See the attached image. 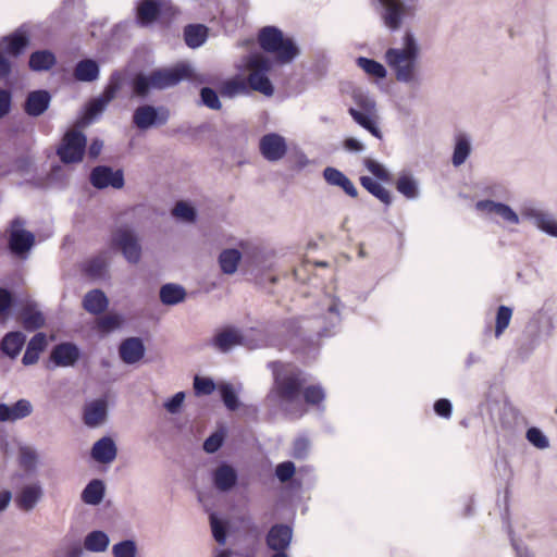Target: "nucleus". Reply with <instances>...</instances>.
<instances>
[{"instance_id":"nucleus-1","label":"nucleus","mask_w":557,"mask_h":557,"mask_svg":"<svg viewBox=\"0 0 557 557\" xmlns=\"http://www.w3.org/2000/svg\"><path fill=\"white\" fill-rule=\"evenodd\" d=\"M273 393L282 404L294 405L304 398L308 406L323 408L325 391L320 384H306L304 372L292 364L273 363Z\"/></svg>"},{"instance_id":"nucleus-2","label":"nucleus","mask_w":557,"mask_h":557,"mask_svg":"<svg viewBox=\"0 0 557 557\" xmlns=\"http://www.w3.org/2000/svg\"><path fill=\"white\" fill-rule=\"evenodd\" d=\"M405 47L389 48L385 52V61L399 82L409 83L414 79L419 48L411 33L405 34Z\"/></svg>"},{"instance_id":"nucleus-3","label":"nucleus","mask_w":557,"mask_h":557,"mask_svg":"<svg viewBox=\"0 0 557 557\" xmlns=\"http://www.w3.org/2000/svg\"><path fill=\"white\" fill-rule=\"evenodd\" d=\"M258 44L264 52L273 54L281 64L292 62L299 53L293 39L285 37L275 26L261 28L258 34Z\"/></svg>"},{"instance_id":"nucleus-4","label":"nucleus","mask_w":557,"mask_h":557,"mask_svg":"<svg viewBox=\"0 0 557 557\" xmlns=\"http://www.w3.org/2000/svg\"><path fill=\"white\" fill-rule=\"evenodd\" d=\"M193 77V70L186 63H178L172 67L157 70L145 76L141 74V98L150 88L164 89L173 87L184 79Z\"/></svg>"},{"instance_id":"nucleus-5","label":"nucleus","mask_w":557,"mask_h":557,"mask_svg":"<svg viewBox=\"0 0 557 557\" xmlns=\"http://www.w3.org/2000/svg\"><path fill=\"white\" fill-rule=\"evenodd\" d=\"M178 10L170 0H141V27L158 25L169 27Z\"/></svg>"},{"instance_id":"nucleus-6","label":"nucleus","mask_w":557,"mask_h":557,"mask_svg":"<svg viewBox=\"0 0 557 557\" xmlns=\"http://www.w3.org/2000/svg\"><path fill=\"white\" fill-rule=\"evenodd\" d=\"M249 74L247 76L248 89L258 91L267 97L274 94V87L268 77L272 62L262 54H253L247 61Z\"/></svg>"},{"instance_id":"nucleus-7","label":"nucleus","mask_w":557,"mask_h":557,"mask_svg":"<svg viewBox=\"0 0 557 557\" xmlns=\"http://www.w3.org/2000/svg\"><path fill=\"white\" fill-rule=\"evenodd\" d=\"M112 248L122 252L124 258L131 263L139 261L138 235L135 224L120 222L112 233Z\"/></svg>"},{"instance_id":"nucleus-8","label":"nucleus","mask_w":557,"mask_h":557,"mask_svg":"<svg viewBox=\"0 0 557 557\" xmlns=\"http://www.w3.org/2000/svg\"><path fill=\"white\" fill-rule=\"evenodd\" d=\"M354 102L360 110L349 108L348 113L356 123L370 132L374 137L381 138L382 134L374 121L375 103L361 90L356 89L351 94Z\"/></svg>"},{"instance_id":"nucleus-9","label":"nucleus","mask_w":557,"mask_h":557,"mask_svg":"<svg viewBox=\"0 0 557 557\" xmlns=\"http://www.w3.org/2000/svg\"><path fill=\"white\" fill-rule=\"evenodd\" d=\"M86 148V136L77 129L67 131L57 149L63 163H76L83 160Z\"/></svg>"},{"instance_id":"nucleus-10","label":"nucleus","mask_w":557,"mask_h":557,"mask_svg":"<svg viewBox=\"0 0 557 557\" xmlns=\"http://www.w3.org/2000/svg\"><path fill=\"white\" fill-rule=\"evenodd\" d=\"M125 82V74L117 72L111 75L110 82L106 87L102 96L89 102L85 116L87 123L106 110L108 104L115 98L116 92L123 87Z\"/></svg>"},{"instance_id":"nucleus-11","label":"nucleus","mask_w":557,"mask_h":557,"mask_svg":"<svg viewBox=\"0 0 557 557\" xmlns=\"http://www.w3.org/2000/svg\"><path fill=\"white\" fill-rule=\"evenodd\" d=\"M24 222L21 219H14L11 223V232L9 238V247L11 251L25 258V255L35 245V236L33 233L23 228Z\"/></svg>"},{"instance_id":"nucleus-12","label":"nucleus","mask_w":557,"mask_h":557,"mask_svg":"<svg viewBox=\"0 0 557 557\" xmlns=\"http://www.w3.org/2000/svg\"><path fill=\"white\" fill-rule=\"evenodd\" d=\"M384 11L382 18L384 24L392 30H396L401 25L404 16L411 14L413 7L406 4L401 0H379Z\"/></svg>"},{"instance_id":"nucleus-13","label":"nucleus","mask_w":557,"mask_h":557,"mask_svg":"<svg viewBox=\"0 0 557 557\" xmlns=\"http://www.w3.org/2000/svg\"><path fill=\"white\" fill-rule=\"evenodd\" d=\"M259 150L265 160L275 162L284 158L286 154L287 144L282 135L277 133H269L260 138Z\"/></svg>"},{"instance_id":"nucleus-14","label":"nucleus","mask_w":557,"mask_h":557,"mask_svg":"<svg viewBox=\"0 0 557 557\" xmlns=\"http://www.w3.org/2000/svg\"><path fill=\"white\" fill-rule=\"evenodd\" d=\"M90 183L97 189L113 187L120 189L124 185V177L121 171H113L106 165H99L92 169L90 173Z\"/></svg>"},{"instance_id":"nucleus-15","label":"nucleus","mask_w":557,"mask_h":557,"mask_svg":"<svg viewBox=\"0 0 557 557\" xmlns=\"http://www.w3.org/2000/svg\"><path fill=\"white\" fill-rule=\"evenodd\" d=\"M34 407L28 399H20L13 405L0 404V422H16L29 417Z\"/></svg>"},{"instance_id":"nucleus-16","label":"nucleus","mask_w":557,"mask_h":557,"mask_svg":"<svg viewBox=\"0 0 557 557\" xmlns=\"http://www.w3.org/2000/svg\"><path fill=\"white\" fill-rule=\"evenodd\" d=\"M108 418V404L104 399H96L85 405L83 420L88 428L101 426Z\"/></svg>"},{"instance_id":"nucleus-17","label":"nucleus","mask_w":557,"mask_h":557,"mask_svg":"<svg viewBox=\"0 0 557 557\" xmlns=\"http://www.w3.org/2000/svg\"><path fill=\"white\" fill-rule=\"evenodd\" d=\"M44 495L42 488L38 483L25 485L15 496L16 506L23 511H32Z\"/></svg>"},{"instance_id":"nucleus-18","label":"nucleus","mask_w":557,"mask_h":557,"mask_svg":"<svg viewBox=\"0 0 557 557\" xmlns=\"http://www.w3.org/2000/svg\"><path fill=\"white\" fill-rule=\"evenodd\" d=\"M292 540V529L285 524L273 525L267 535V545L275 553L285 552Z\"/></svg>"},{"instance_id":"nucleus-19","label":"nucleus","mask_w":557,"mask_h":557,"mask_svg":"<svg viewBox=\"0 0 557 557\" xmlns=\"http://www.w3.org/2000/svg\"><path fill=\"white\" fill-rule=\"evenodd\" d=\"M475 207L479 211L499 215L504 221L509 223L517 224L519 222L517 213L505 203L495 202L493 200H480L476 202Z\"/></svg>"},{"instance_id":"nucleus-20","label":"nucleus","mask_w":557,"mask_h":557,"mask_svg":"<svg viewBox=\"0 0 557 557\" xmlns=\"http://www.w3.org/2000/svg\"><path fill=\"white\" fill-rule=\"evenodd\" d=\"M50 358L57 366L70 367L78 360L79 351L75 345L63 343L53 348Z\"/></svg>"},{"instance_id":"nucleus-21","label":"nucleus","mask_w":557,"mask_h":557,"mask_svg":"<svg viewBox=\"0 0 557 557\" xmlns=\"http://www.w3.org/2000/svg\"><path fill=\"white\" fill-rule=\"evenodd\" d=\"M116 445L111 437H102L91 448V457L100 463H110L116 457Z\"/></svg>"},{"instance_id":"nucleus-22","label":"nucleus","mask_w":557,"mask_h":557,"mask_svg":"<svg viewBox=\"0 0 557 557\" xmlns=\"http://www.w3.org/2000/svg\"><path fill=\"white\" fill-rule=\"evenodd\" d=\"M323 177L327 184L341 187L348 196L352 198L358 196L357 188L352 182L339 170L327 166L323 171Z\"/></svg>"},{"instance_id":"nucleus-23","label":"nucleus","mask_w":557,"mask_h":557,"mask_svg":"<svg viewBox=\"0 0 557 557\" xmlns=\"http://www.w3.org/2000/svg\"><path fill=\"white\" fill-rule=\"evenodd\" d=\"M50 100V94L46 90L32 91L25 102V112L30 116H39L48 109Z\"/></svg>"},{"instance_id":"nucleus-24","label":"nucleus","mask_w":557,"mask_h":557,"mask_svg":"<svg viewBox=\"0 0 557 557\" xmlns=\"http://www.w3.org/2000/svg\"><path fill=\"white\" fill-rule=\"evenodd\" d=\"M169 119V110L165 108L156 109L151 106H141V129L151 126H161Z\"/></svg>"},{"instance_id":"nucleus-25","label":"nucleus","mask_w":557,"mask_h":557,"mask_svg":"<svg viewBox=\"0 0 557 557\" xmlns=\"http://www.w3.org/2000/svg\"><path fill=\"white\" fill-rule=\"evenodd\" d=\"M108 306L109 299L101 289L89 290L83 299L84 309L92 314L102 313Z\"/></svg>"},{"instance_id":"nucleus-26","label":"nucleus","mask_w":557,"mask_h":557,"mask_svg":"<svg viewBox=\"0 0 557 557\" xmlns=\"http://www.w3.org/2000/svg\"><path fill=\"white\" fill-rule=\"evenodd\" d=\"M214 485L220 491H230L237 481L235 470L228 465H222L214 471Z\"/></svg>"},{"instance_id":"nucleus-27","label":"nucleus","mask_w":557,"mask_h":557,"mask_svg":"<svg viewBox=\"0 0 557 557\" xmlns=\"http://www.w3.org/2000/svg\"><path fill=\"white\" fill-rule=\"evenodd\" d=\"M243 337L234 329H225L219 332L213 338V345L221 351H228L232 347L240 345Z\"/></svg>"},{"instance_id":"nucleus-28","label":"nucleus","mask_w":557,"mask_h":557,"mask_svg":"<svg viewBox=\"0 0 557 557\" xmlns=\"http://www.w3.org/2000/svg\"><path fill=\"white\" fill-rule=\"evenodd\" d=\"M99 76V66L96 61L85 59L79 61L74 70V77L78 82H94Z\"/></svg>"},{"instance_id":"nucleus-29","label":"nucleus","mask_w":557,"mask_h":557,"mask_svg":"<svg viewBox=\"0 0 557 557\" xmlns=\"http://www.w3.org/2000/svg\"><path fill=\"white\" fill-rule=\"evenodd\" d=\"M220 92L222 96L230 98L236 97L238 95H248L249 89L247 79L239 75H236L223 82V84L220 87Z\"/></svg>"},{"instance_id":"nucleus-30","label":"nucleus","mask_w":557,"mask_h":557,"mask_svg":"<svg viewBox=\"0 0 557 557\" xmlns=\"http://www.w3.org/2000/svg\"><path fill=\"white\" fill-rule=\"evenodd\" d=\"M25 344V335L22 332H11L1 342L2 351L11 358H15Z\"/></svg>"},{"instance_id":"nucleus-31","label":"nucleus","mask_w":557,"mask_h":557,"mask_svg":"<svg viewBox=\"0 0 557 557\" xmlns=\"http://www.w3.org/2000/svg\"><path fill=\"white\" fill-rule=\"evenodd\" d=\"M57 62L54 54L49 50L35 51L29 57V67L33 71H49Z\"/></svg>"},{"instance_id":"nucleus-32","label":"nucleus","mask_w":557,"mask_h":557,"mask_svg":"<svg viewBox=\"0 0 557 557\" xmlns=\"http://www.w3.org/2000/svg\"><path fill=\"white\" fill-rule=\"evenodd\" d=\"M208 28L201 24H190L184 29V39L188 47L198 48L207 39Z\"/></svg>"},{"instance_id":"nucleus-33","label":"nucleus","mask_w":557,"mask_h":557,"mask_svg":"<svg viewBox=\"0 0 557 557\" xmlns=\"http://www.w3.org/2000/svg\"><path fill=\"white\" fill-rule=\"evenodd\" d=\"M186 297L184 287L177 284H165L160 289V300L162 304L172 306L182 302Z\"/></svg>"},{"instance_id":"nucleus-34","label":"nucleus","mask_w":557,"mask_h":557,"mask_svg":"<svg viewBox=\"0 0 557 557\" xmlns=\"http://www.w3.org/2000/svg\"><path fill=\"white\" fill-rule=\"evenodd\" d=\"M23 326L28 331L37 330L45 324L42 313L35 309L33 305H26L21 312Z\"/></svg>"},{"instance_id":"nucleus-35","label":"nucleus","mask_w":557,"mask_h":557,"mask_svg":"<svg viewBox=\"0 0 557 557\" xmlns=\"http://www.w3.org/2000/svg\"><path fill=\"white\" fill-rule=\"evenodd\" d=\"M240 260L242 253L237 249H225L219 256L221 270L225 274L235 273Z\"/></svg>"},{"instance_id":"nucleus-36","label":"nucleus","mask_w":557,"mask_h":557,"mask_svg":"<svg viewBox=\"0 0 557 557\" xmlns=\"http://www.w3.org/2000/svg\"><path fill=\"white\" fill-rule=\"evenodd\" d=\"M104 496V485L100 480H92L82 493V499L88 505H98Z\"/></svg>"},{"instance_id":"nucleus-37","label":"nucleus","mask_w":557,"mask_h":557,"mask_svg":"<svg viewBox=\"0 0 557 557\" xmlns=\"http://www.w3.org/2000/svg\"><path fill=\"white\" fill-rule=\"evenodd\" d=\"M360 184L370 194L381 200L384 205L389 206L392 203V196L389 191L384 188L380 183L375 182L369 176H361Z\"/></svg>"},{"instance_id":"nucleus-38","label":"nucleus","mask_w":557,"mask_h":557,"mask_svg":"<svg viewBox=\"0 0 557 557\" xmlns=\"http://www.w3.org/2000/svg\"><path fill=\"white\" fill-rule=\"evenodd\" d=\"M110 544L109 536L102 531L90 532L84 541V546L89 552H104Z\"/></svg>"},{"instance_id":"nucleus-39","label":"nucleus","mask_w":557,"mask_h":557,"mask_svg":"<svg viewBox=\"0 0 557 557\" xmlns=\"http://www.w3.org/2000/svg\"><path fill=\"white\" fill-rule=\"evenodd\" d=\"M120 356L126 363H135L139 360V338L131 337L120 346Z\"/></svg>"},{"instance_id":"nucleus-40","label":"nucleus","mask_w":557,"mask_h":557,"mask_svg":"<svg viewBox=\"0 0 557 557\" xmlns=\"http://www.w3.org/2000/svg\"><path fill=\"white\" fill-rule=\"evenodd\" d=\"M8 42L7 52L11 55L17 57L28 46L29 39L23 32H15L14 34L4 37Z\"/></svg>"},{"instance_id":"nucleus-41","label":"nucleus","mask_w":557,"mask_h":557,"mask_svg":"<svg viewBox=\"0 0 557 557\" xmlns=\"http://www.w3.org/2000/svg\"><path fill=\"white\" fill-rule=\"evenodd\" d=\"M357 65L362 69L369 76L375 78H385L386 70L385 67L377 61L373 59H369L366 57H359L356 60Z\"/></svg>"},{"instance_id":"nucleus-42","label":"nucleus","mask_w":557,"mask_h":557,"mask_svg":"<svg viewBox=\"0 0 557 557\" xmlns=\"http://www.w3.org/2000/svg\"><path fill=\"white\" fill-rule=\"evenodd\" d=\"M123 317L117 313H110L98 319L97 327L103 333H110L120 329L123 324Z\"/></svg>"},{"instance_id":"nucleus-43","label":"nucleus","mask_w":557,"mask_h":557,"mask_svg":"<svg viewBox=\"0 0 557 557\" xmlns=\"http://www.w3.org/2000/svg\"><path fill=\"white\" fill-rule=\"evenodd\" d=\"M512 318V309L507 306H499L495 321V336L499 337L508 327Z\"/></svg>"},{"instance_id":"nucleus-44","label":"nucleus","mask_w":557,"mask_h":557,"mask_svg":"<svg viewBox=\"0 0 557 557\" xmlns=\"http://www.w3.org/2000/svg\"><path fill=\"white\" fill-rule=\"evenodd\" d=\"M469 153H470L469 140L463 136H459L457 138L456 146H455L454 153H453V159H451L453 164L455 166L461 165L468 158Z\"/></svg>"},{"instance_id":"nucleus-45","label":"nucleus","mask_w":557,"mask_h":557,"mask_svg":"<svg viewBox=\"0 0 557 557\" xmlns=\"http://www.w3.org/2000/svg\"><path fill=\"white\" fill-rule=\"evenodd\" d=\"M396 189L409 199H413L418 196L417 183L408 175H403L397 180Z\"/></svg>"},{"instance_id":"nucleus-46","label":"nucleus","mask_w":557,"mask_h":557,"mask_svg":"<svg viewBox=\"0 0 557 557\" xmlns=\"http://www.w3.org/2000/svg\"><path fill=\"white\" fill-rule=\"evenodd\" d=\"M221 397L225 407L232 411L236 410L239 406L238 397L230 384H223L220 387Z\"/></svg>"},{"instance_id":"nucleus-47","label":"nucleus","mask_w":557,"mask_h":557,"mask_svg":"<svg viewBox=\"0 0 557 557\" xmlns=\"http://www.w3.org/2000/svg\"><path fill=\"white\" fill-rule=\"evenodd\" d=\"M215 389L214 382L209 377L196 375L194 379V391L196 395H210Z\"/></svg>"},{"instance_id":"nucleus-48","label":"nucleus","mask_w":557,"mask_h":557,"mask_svg":"<svg viewBox=\"0 0 557 557\" xmlns=\"http://www.w3.org/2000/svg\"><path fill=\"white\" fill-rule=\"evenodd\" d=\"M136 543L134 541H123L113 546L112 553L114 557H135Z\"/></svg>"},{"instance_id":"nucleus-49","label":"nucleus","mask_w":557,"mask_h":557,"mask_svg":"<svg viewBox=\"0 0 557 557\" xmlns=\"http://www.w3.org/2000/svg\"><path fill=\"white\" fill-rule=\"evenodd\" d=\"M210 524H211L212 535H213L214 540L219 544L223 545L226 540L225 524L221 520H219L214 513L210 515Z\"/></svg>"},{"instance_id":"nucleus-50","label":"nucleus","mask_w":557,"mask_h":557,"mask_svg":"<svg viewBox=\"0 0 557 557\" xmlns=\"http://www.w3.org/2000/svg\"><path fill=\"white\" fill-rule=\"evenodd\" d=\"M527 440L537 448H547L549 443L547 437L537 428H530L527 431Z\"/></svg>"},{"instance_id":"nucleus-51","label":"nucleus","mask_w":557,"mask_h":557,"mask_svg":"<svg viewBox=\"0 0 557 557\" xmlns=\"http://www.w3.org/2000/svg\"><path fill=\"white\" fill-rule=\"evenodd\" d=\"M201 101L205 106L212 110H220L221 102L216 92L210 87H203L200 91Z\"/></svg>"},{"instance_id":"nucleus-52","label":"nucleus","mask_w":557,"mask_h":557,"mask_svg":"<svg viewBox=\"0 0 557 557\" xmlns=\"http://www.w3.org/2000/svg\"><path fill=\"white\" fill-rule=\"evenodd\" d=\"M172 214L185 221H194L196 218V212L194 208L184 201H180L175 205V207L172 210Z\"/></svg>"},{"instance_id":"nucleus-53","label":"nucleus","mask_w":557,"mask_h":557,"mask_svg":"<svg viewBox=\"0 0 557 557\" xmlns=\"http://www.w3.org/2000/svg\"><path fill=\"white\" fill-rule=\"evenodd\" d=\"M107 265L108 263L106 258L99 256L89 262L87 267V272L92 277H100L106 272Z\"/></svg>"},{"instance_id":"nucleus-54","label":"nucleus","mask_w":557,"mask_h":557,"mask_svg":"<svg viewBox=\"0 0 557 557\" xmlns=\"http://www.w3.org/2000/svg\"><path fill=\"white\" fill-rule=\"evenodd\" d=\"M295 465L292 461H284L276 466L275 474L281 482H287L295 474Z\"/></svg>"},{"instance_id":"nucleus-55","label":"nucleus","mask_w":557,"mask_h":557,"mask_svg":"<svg viewBox=\"0 0 557 557\" xmlns=\"http://www.w3.org/2000/svg\"><path fill=\"white\" fill-rule=\"evenodd\" d=\"M537 226L545 233L557 237V222L545 214H541L536 219Z\"/></svg>"},{"instance_id":"nucleus-56","label":"nucleus","mask_w":557,"mask_h":557,"mask_svg":"<svg viewBox=\"0 0 557 557\" xmlns=\"http://www.w3.org/2000/svg\"><path fill=\"white\" fill-rule=\"evenodd\" d=\"M364 165L367 166V169L379 180L381 181H389V174L388 172L384 169V166L382 164H380L379 162L372 160V159H366L364 160Z\"/></svg>"},{"instance_id":"nucleus-57","label":"nucleus","mask_w":557,"mask_h":557,"mask_svg":"<svg viewBox=\"0 0 557 557\" xmlns=\"http://www.w3.org/2000/svg\"><path fill=\"white\" fill-rule=\"evenodd\" d=\"M434 411L436 412L437 416L442 418H450L453 411L450 401L446 398H441L436 400L434 404Z\"/></svg>"},{"instance_id":"nucleus-58","label":"nucleus","mask_w":557,"mask_h":557,"mask_svg":"<svg viewBox=\"0 0 557 557\" xmlns=\"http://www.w3.org/2000/svg\"><path fill=\"white\" fill-rule=\"evenodd\" d=\"M12 104L11 92L7 89H0V120L9 114Z\"/></svg>"},{"instance_id":"nucleus-59","label":"nucleus","mask_w":557,"mask_h":557,"mask_svg":"<svg viewBox=\"0 0 557 557\" xmlns=\"http://www.w3.org/2000/svg\"><path fill=\"white\" fill-rule=\"evenodd\" d=\"M222 443L223 436L219 433H213L205 441L203 449L210 454L215 453L222 446Z\"/></svg>"},{"instance_id":"nucleus-60","label":"nucleus","mask_w":557,"mask_h":557,"mask_svg":"<svg viewBox=\"0 0 557 557\" xmlns=\"http://www.w3.org/2000/svg\"><path fill=\"white\" fill-rule=\"evenodd\" d=\"M185 394L183 392L176 393L171 399L165 403V408L169 412L175 413L183 405Z\"/></svg>"},{"instance_id":"nucleus-61","label":"nucleus","mask_w":557,"mask_h":557,"mask_svg":"<svg viewBox=\"0 0 557 557\" xmlns=\"http://www.w3.org/2000/svg\"><path fill=\"white\" fill-rule=\"evenodd\" d=\"M47 346V338L44 333H37L33 338L29 341L27 348L30 350H35L38 352H41L45 347Z\"/></svg>"},{"instance_id":"nucleus-62","label":"nucleus","mask_w":557,"mask_h":557,"mask_svg":"<svg viewBox=\"0 0 557 557\" xmlns=\"http://www.w3.org/2000/svg\"><path fill=\"white\" fill-rule=\"evenodd\" d=\"M11 305H12L11 293L5 288L0 287V315L4 314L9 310Z\"/></svg>"},{"instance_id":"nucleus-63","label":"nucleus","mask_w":557,"mask_h":557,"mask_svg":"<svg viewBox=\"0 0 557 557\" xmlns=\"http://www.w3.org/2000/svg\"><path fill=\"white\" fill-rule=\"evenodd\" d=\"M21 461L25 468L30 469V468L35 467L36 461H37V456L34 451H32L29 449H24V450H22Z\"/></svg>"},{"instance_id":"nucleus-64","label":"nucleus","mask_w":557,"mask_h":557,"mask_svg":"<svg viewBox=\"0 0 557 557\" xmlns=\"http://www.w3.org/2000/svg\"><path fill=\"white\" fill-rule=\"evenodd\" d=\"M102 147H103L102 140H100V139L92 140V143L90 144V146L88 148V156L91 159L98 158V156L100 154V152L102 150Z\"/></svg>"}]
</instances>
